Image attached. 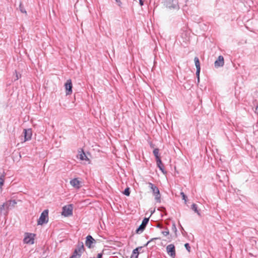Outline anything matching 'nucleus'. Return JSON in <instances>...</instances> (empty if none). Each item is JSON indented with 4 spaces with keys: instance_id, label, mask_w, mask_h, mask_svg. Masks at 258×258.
<instances>
[{
    "instance_id": "1",
    "label": "nucleus",
    "mask_w": 258,
    "mask_h": 258,
    "mask_svg": "<svg viewBox=\"0 0 258 258\" xmlns=\"http://www.w3.org/2000/svg\"><path fill=\"white\" fill-rule=\"evenodd\" d=\"M17 204V202L15 200H9L4 203L0 207L1 212L5 211L4 215L8 214V211L14 208Z\"/></svg>"
},
{
    "instance_id": "2",
    "label": "nucleus",
    "mask_w": 258,
    "mask_h": 258,
    "mask_svg": "<svg viewBox=\"0 0 258 258\" xmlns=\"http://www.w3.org/2000/svg\"><path fill=\"white\" fill-rule=\"evenodd\" d=\"M48 221V210H45L42 212L41 214V215L38 220L37 224L38 225H43L44 224L47 223Z\"/></svg>"
},
{
    "instance_id": "3",
    "label": "nucleus",
    "mask_w": 258,
    "mask_h": 258,
    "mask_svg": "<svg viewBox=\"0 0 258 258\" xmlns=\"http://www.w3.org/2000/svg\"><path fill=\"white\" fill-rule=\"evenodd\" d=\"M148 184L153 194L155 196V200L157 202H160V194L158 188L151 182H149Z\"/></svg>"
},
{
    "instance_id": "4",
    "label": "nucleus",
    "mask_w": 258,
    "mask_h": 258,
    "mask_svg": "<svg viewBox=\"0 0 258 258\" xmlns=\"http://www.w3.org/2000/svg\"><path fill=\"white\" fill-rule=\"evenodd\" d=\"M62 215L68 217L73 215V206L72 205L65 206L62 208Z\"/></svg>"
},
{
    "instance_id": "5",
    "label": "nucleus",
    "mask_w": 258,
    "mask_h": 258,
    "mask_svg": "<svg viewBox=\"0 0 258 258\" xmlns=\"http://www.w3.org/2000/svg\"><path fill=\"white\" fill-rule=\"evenodd\" d=\"M35 234L32 233H26L25 234V237L24 238V242L27 244H33L34 240Z\"/></svg>"
},
{
    "instance_id": "6",
    "label": "nucleus",
    "mask_w": 258,
    "mask_h": 258,
    "mask_svg": "<svg viewBox=\"0 0 258 258\" xmlns=\"http://www.w3.org/2000/svg\"><path fill=\"white\" fill-rule=\"evenodd\" d=\"M149 218H145L143 219L142 224L140 225L139 227L136 230V232L137 233H142L145 229L146 225L149 222Z\"/></svg>"
},
{
    "instance_id": "7",
    "label": "nucleus",
    "mask_w": 258,
    "mask_h": 258,
    "mask_svg": "<svg viewBox=\"0 0 258 258\" xmlns=\"http://www.w3.org/2000/svg\"><path fill=\"white\" fill-rule=\"evenodd\" d=\"M166 250L168 254L173 258L175 256V249L173 244H170L167 246Z\"/></svg>"
},
{
    "instance_id": "8",
    "label": "nucleus",
    "mask_w": 258,
    "mask_h": 258,
    "mask_svg": "<svg viewBox=\"0 0 258 258\" xmlns=\"http://www.w3.org/2000/svg\"><path fill=\"white\" fill-rule=\"evenodd\" d=\"M24 135V141H27L31 139L32 132L31 128L24 129L23 131Z\"/></svg>"
},
{
    "instance_id": "9",
    "label": "nucleus",
    "mask_w": 258,
    "mask_h": 258,
    "mask_svg": "<svg viewBox=\"0 0 258 258\" xmlns=\"http://www.w3.org/2000/svg\"><path fill=\"white\" fill-rule=\"evenodd\" d=\"M95 242V239L91 235H88L86 237L85 244L88 248H91L93 247V246L92 244Z\"/></svg>"
},
{
    "instance_id": "10",
    "label": "nucleus",
    "mask_w": 258,
    "mask_h": 258,
    "mask_svg": "<svg viewBox=\"0 0 258 258\" xmlns=\"http://www.w3.org/2000/svg\"><path fill=\"white\" fill-rule=\"evenodd\" d=\"M66 95H70L72 93L73 85L72 82H67L64 84Z\"/></svg>"
},
{
    "instance_id": "11",
    "label": "nucleus",
    "mask_w": 258,
    "mask_h": 258,
    "mask_svg": "<svg viewBox=\"0 0 258 258\" xmlns=\"http://www.w3.org/2000/svg\"><path fill=\"white\" fill-rule=\"evenodd\" d=\"M224 64V57L222 55L218 56V59L215 61L214 64L216 68L222 67Z\"/></svg>"
},
{
    "instance_id": "12",
    "label": "nucleus",
    "mask_w": 258,
    "mask_h": 258,
    "mask_svg": "<svg viewBox=\"0 0 258 258\" xmlns=\"http://www.w3.org/2000/svg\"><path fill=\"white\" fill-rule=\"evenodd\" d=\"M167 6L170 9L177 10L179 9V6L176 0H172L171 2H169Z\"/></svg>"
},
{
    "instance_id": "13",
    "label": "nucleus",
    "mask_w": 258,
    "mask_h": 258,
    "mask_svg": "<svg viewBox=\"0 0 258 258\" xmlns=\"http://www.w3.org/2000/svg\"><path fill=\"white\" fill-rule=\"evenodd\" d=\"M84 246L83 242H79L77 245V248L75 249L74 251H76L77 254H81L84 251Z\"/></svg>"
},
{
    "instance_id": "14",
    "label": "nucleus",
    "mask_w": 258,
    "mask_h": 258,
    "mask_svg": "<svg viewBox=\"0 0 258 258\" xmlns=\"http://www.w3.org/2000/svg\"><path fill=\"white\" fill-rule=\"evenodd\" d=\"M80 181L77 178H74L70 181V184L74 187L80 188Z\"/></svg>"
},
{
    "instance_id": "15",
    "label": "nucleus",
    "mask_w": 258,
    "mask_h": 258,
    "mask_svg": "<svg viewBox=\"0 0 258 258\" xmlns=\"http://www.w3.org/2000/svg\"><path fill=\"white\" fill-rule=\"evenodd\" d=\"M142 247H138L136 249H134L132 252V254L131 256V258H138L139 252V250L142 249Z\"/></svg>"
},
{
    "instance_id": "16",
    "label": "nucleus",
    "mask_w": 258,
    "mask_h": 258,
    "mask_svg": "<svg viewBox=\"0 0 258 258\" xmlns=\"http://www.w3.org/2000/svg\"><path fill=\"white\" fill-rule=\"evenodd\" d=\"M159 150L158 148H156L153 150V154L156 158V162L160 163V157L159 155Z\"/></svg>"
},
{
    "instance_id": "17",
    "label": "nucleus",
    "mask_w": 258,
    "mask_h": 258,
    "mask_svg": "<svg viewBox=\"0 0 258 258\" xmlns=\"http://www.w3.org/2000/svg\"><path fill=\"white\" fill-rule=\"evenodd\" d=\"M5 178V173L4 172L1 173L0 172V188H2L4 185Z\"/></svg>"
},
{
    "instance_id": "18",
    "label": "nucleus",
    "mask_w": 258,
    "mask_h": 258,
    "mask_svg": "<svg viewBox=\"0 0 258 258\" xmlns=\"http://www.w3.org/2000/svg\"><path fill=\"white\" fill-rule=\"evenodd\" d=\"M79 158L81 160H89V159L86 155V154L84 153V152L83 151V150H82V153L80 154H79Z\"/></svg>"
},
{
    "instance_id": "19",
    "label": "nucleus",
    "mask_w": 258,
    "mask_h": 258,
    "mask_svg": "<svg viewBox=\"0 0 258 258\" xmlns=\"http://www.w3.org/2000/svg\"><path fill=\"white\" fill-rule=\"evenodd\" d=\"M194 61H195V66H196V69L197 70H198L199 69H201V68H200V61H199V59L198 57H195V58H194Z\"/></svg>"
},
{
    "instance_id": "20",
    "label": "nucleus",
    "mask_w": 258,
    "mask_h": 258,
    "mask_svg": "<svg viewBox=\"0 0 258 258\" xmlns=\"http://www.w3.org/2000/svg\"><path fill=\"white\" fill-rule=\"evenodd\" d=\"M157 166L159 167L160 170L163 173H165L166 172L164 171V167L163 164L162 163L161 160H160V163L159 162H157Z\"/></svg>"
},
{
    "instance_id": "21",
    "label": "nucleus",
    "mask_w": 258,
    "mask_h": 258,
    "mask_svg": "<svg viewBox=\"0 0 258 258\" xmlns=\"http://www.w3.org/2000/svg\"><path fill=\"white\" fill-rule=\"evenodd\" d=\"M191 209L194 211L196 213H197L199 215H200V213L198 210L197 205L196 204H193L191 205Z\"/></svg>"
},
{
    "instance_id": "22",
    "label": "nucleus",
    "mask_w": 258,
    "mask_h": 258,
    "mask_svg": "<svg viewBox=\"0 0 258 258\" xmlns=\"http://www.w3.org/2000/svg\"><path fill=\"white\" fill-rule=\"evenodd\" d=\"M19 10L22 13L27 14L26 11L24 8V7L23 6V5L22 3H20L19 5Z\"/></svg>"
},
{
    "instance_id": "23",
    "label": "nucleus",
    "mask_w": 258,
    "mask_h": 258,
    "mask_svg": "<svg viewBox=\"0 0 258 258\" xmlns=\"http://www.w3.org/2000/svg\"><path fill=\"white\" fill-rule=\"evenodd\" d=\"M81 254H77L76 251H74L73 255L70 258H80Z\"/></svg>"
},
{
    "instance_id": "24",
    "label": "nucleus",
    "mask_w": 258,
    "mask_h": 258,
    "mask_svg": "<svg viewBox=\"0 0 258 258\" xmlns=\"http://www.w3.org/2000/svg\"><path fill=\"white\" fill-rule=\"evenodd\" d=\"M162 234L163 235H164V236H167L168 235H169V230L167 228H165V230L164 231H163L162 232Z\"/></svg>"
},
{
    "instance_id": "25",
    "label": "nucleus",
    "mask_w": 258,
    "mask_h": 258,
    "mask_svg": "<svg viewBox=\"0 0 258 258\" xmlns=\"http://www.w3.org/2000/svg\"><path fill=\"white\" fill-rule=\"evenodd\" d=\"M123 194L125 196H129L130 194V188L128 187L126 188L123 191Z\"/></svg>"
},
{
    "instance_id": "26",
    "label": "nucleus",
    "mask_w": 258,
    "mask_h": 258,
    "mask_svg": "<svg viewBox=\"0 0 258 258\" xmlns=\"http://www.w3.org/2000/svg\"><path fill=\"white\" fill-rule=\"evenodd\" d=\"M180 195L182 196V199L184 201L185 203H186V201H187V197L185 196V195L183 192H181L180 193Z\"/></svg>"
},
{
    "instance_id": "27",
    "label": "nucleus",
    "mask_w": 258,
    "mask_h": 258,
    "mask_svg": "<svg viewBox=\"0 0 258 258\" xmlns=\"http://www.w3.org/2000/svg\"><path fill=\"white\" fill-rule=\"evenodd\" d=\"M172 230L175 232V233H176L177 232V228H176V225H175V224L174 222H173L172 223Z\"/></svg>"
},
{
    "instance_id": "28",
    "label": "nucleus",
    "mask_w": 258,
    "mask_h": 258,
    "mask_svg": "<svg viewBox=\"0 0 258 258\" xmlns=\"http://www.w3.org/2000/svg\"><path fill=\"white\" fill-rule=\"evenodd\" d=\"M200 70H201V69H199V70H197V71H196V75H197V77L198 81H200Z\"/></svg>"
},
{
    "instance_id": "29",
    "label": "nucleus",
    "mask_w": 258,
    "mask_h": 258,
    "mask_svg": "<svg viewBox=\"0 0 258 258\" xmlns=\"http://www.w3.org/2000/svg\"><path fill=\"white\" fill-rule=\"evenodd\" d=\"M184 246L185 248L187 250L188 252L190 251V247L189 246V244L188 243H186L184 244Z\"/></svg>"
},
{
    "instance_id": "30",
    "label": "nucleus",
    "mask_w": 258,
    "mask_h": 258,
    "mask_svg": "<svg viewBox=\"0 0 258 258\" xmlns=\"http://www.w3.org/2000/svg\"><path fill=\"white\" fill-rule=\"evenodd\" d=\"M183 86H184V87L185 88V89H190V86L189 85H188V82H186L183 85Z\"/></svg>"
},
{
    "instance_id": "31",
    "label": "nucleus",
    "mask_w": 258,
    "mask_h": 258,
    "mask_svg": "<svg viewBox=\"0 0 258 258\" xmlns=\"http://www.w3.org/2000/svg\"><path fill=\"white\" fill-rule=\"evenodd\" d=\"M139 4L142 6L144 5V1L143 0H139Z\"/></svg>"
},
{
    "instance_id": "32",
    "label": "nucleus",
    "mask_w": 258,
    "mask_h": 258,
    "mask_svg": "<svg viewBox=\"0 0 258 258\" xmlns=\"http://www.w3.org/2000/svg\"><path fill=\"white\" fill-rule=\"evenodd\" d=\"M255 113L258 115V105L255 107Z\"/></svg>"
},
{
    "instance_id": "33",
    "label": "nucleus",
    "mask_w": 258,
    "mask_h": 258,
    "mask_svg": "<svg viewBox=\"0 0 258 258\" xmlns=\"http://www.w3.org/2000/svg\"><path fill=\"white\" fill-rule=\"evenodd\" d=\"M102 254L101 253H98L97 255V258H102Z\"/></svg>"
},
{
    "instance_id": "34",
    "label": "nucleus",
    "mask_w": 258,
    "mask_h": 258,
    "mask_svg": "<svg viewBox=\"0 0 258 258\" xmlns=\"http://www.w3.org/2000/svg\"><path fill=\"white\" fill-rule=\"evenodd\" d=\"M16 80H18V79H19V76H18V74L16 75Z\"/></svg>"
},
{
    "instance_id": "35",
    "label": "nucleus",
    "mask_w": 258,
    "mask_h": 258,
    "mask_svg": "<svg viewBox=\"0 0 258 258\" xmlns=\"http://www.w3.org/2000/svg\"><path fill=\"white\" fill-rule=\"evenodd\" d=\"M115 1H116V2H117V3H118V2L120 3V1H119V0H115Z\"/></svg>"
},
{
    "instance_id": "36",
    "label": "nucleus",
    "mask_w": 258,
    "mask_h": 258,
    "mask_svg": "<svg viewBox=\"0 0 258 258\" xmlns=\"http://www.w3.org/2000/svg\"><path fill=\"white\" fill-rule=\"evenodd\" d=\"M67 81H71V80L69 79V80H68Z\"/></svg>"
}]
</instances>
